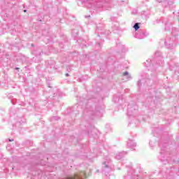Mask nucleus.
Segmentation results:
<instances>
[{
	"label": "nucleus",
	"mask_w": 179,
	"mask_h": 179,
	"mask_svg": "<svg viewBox=\"0 0 179 179\" xmlns=\"http://www.w3.org/2000/svg\"><path fill=\"white\" fill-rule=\"evenodd\" d=\"M164 61L162 57V52L160 51H157L155 53V59H148L144 63V66L149 68L148 71L151 72H155L159 66H163Z\"/></svg>",
	"instance_id": "obj_1"
},
{
	"label": "nucleus",
	"mask_w": 179,
	"mask_h": 179,
	"mask_svg": "<svg viewBox=\"0 0 179 179\" xmlns=\"http://www.w3.org/2000/svg\"><path fill=\"white\" fill-rule=\"evenodd\" d=\"M114 170V164H113V160L109 156H106L103 158L102 162V173L105 176H108L111 171Z\"/></svg>",
	"instance_id": "obj_2"
},
{
	"label": "nucleus",
	"mask_w": 179,
	"mask_h": 179,
	"mask_svg": "<svg viewBox=\"0 0 179 179\" xmlns=\"http://www.w3.org/2000/svg\"><path fill=\"white\" fill-rule=\"evenodd\" d=\"M159 146L161 148V152L159 158L160 160H162V162H163V160H166V162H169V158H167L169 157H167L169 155V151L166 150V149H167V143H164L162 144V145L161 143H159Z\"/></svg>",
	"instance_id": "obj_3"
},
{
	"label": "nucleus",
	"mask_w": 179,
	"mask_h": 179,
	"mask_svg": "<svg viewBox=\"0 0 179 179\" xmlns=\"http://www.w3.org/2000/svg\"><path fill=\"white\" fill-rule=\"evenodd\" d=\"M138 113V106L135 104H129L127 107V115L131 118V117H136Z\"/></svg>",
	"instance_id": "obj_4"
},
{
	"label": "nucleus",
	"mask_w": 179,
	"mask_h": 179,
	"mask_svg": "<svg viewBox=\"0 0 179 179\" xmlns=\"http://www.w3.org/2000/svg\"><path fill=\"white\" fill-rule=\"evenodd\" d=\"M85 111H87L88 115H94L95 117H99L103 115V113L104 112V107H103L102 108H96L95 109V111L90 110H85Z\"/></svg>",
	"instance_id": "obj_5"
},
{
	"label": "nucleus",
	"mask_w": 179,
	"mask_h": 179,
	"mask_svg": "<svg viewBox=\"0 0 179 179\" xmlns=\"http://www.w3.org/2000/svg\"><path fill=\"white\" fill-rule=\"evenodd\" d=\"M123 179H138V176L135 174L134 169L129 168L127 173L124 176Z\"/></svg>",
	"instance_id": "obj_6"
},
{
	"label": "nucleus",
	"mask_w": 179,
	"mask_h": 179,
	"mask_svg": "<svg viewBox=\"0 0 179 179\" xmlns=\"http://www.w3.org/2000/svg\"><path fill=\"white\" fill-rule=\"evenodd\" d=\"M148 36H149V33L146 31H139L138 33H136L135 34L136 38H138L139 40H142L148 37Z\"/></svg>",
	"instance_id": "obj_7"
},
{
	"label": "nucleus",
	"mask_w": 179,
	"mask_h": 179,
	"mask_svg": "<svg viewBox=\"0 0 179 179\" xmlns=\"http://www.w3.org/2000/svg\"><path fill=\"white\" fill-rule=\"evenodd\" d=\"M150 82H151V80L149 78H147L146 80L143 78L138 81L137 85H138V87H141L142 86V84L143 85V86H146V85H147V86H149Z\"/></svg>",
	"instance_id": "obj_8"
},
{
	"label": "nucleus",
	"mask_w": 179,
	"mask_h": 179,
	"mask_svg": "<svg viewBox=\"0 0 179 179\" xmlns=\"http://www.w3.org/2000/svg\"><path fill=\"white\" fill-rule=\"evenodd\" d=\"M127 148L129 149H131V150H135V148H136V143L134 140L129 139L127 141Z\"/></svg>",
	"instance_id": "obj_9"
},
{
	"label": "nucleus",
	"mask_w": 179,
	"mask_h": 179,
	"mask_svg": "<svg viewBox=\"0 0 179 179\" xmlns=\"http://www.w3.org/2000/svg\"><path fill=\"white\" fill-rule=\"evenodd\" d=\"M125 155H127V152L125 151L117 152L115 154V159H116L117 160H121V159H122L124 156H125Z\"/></svg>",
	"instance_id": "obj_10"
},
{
	"label": "nucleus",
	"mask_w": 179,
	"mask_h": 179,
	"mask_svg": "<svg viewBox=\"0 0 179 179\" xmlns=\"http://www.w3.org/2000/svg\"><path fill=\"white\" fill-rule=\"evenodd\" d=\"M123 76H124V78H126L127 80H131V79H132V76H131V75H129V73H128V71H125L123 73Z\"/></svg>",
	"instance_id": "obj_11"
},
{
	"label": "nucleus",
	"mask_w": 179,
	"mask_h": 179,
	"mask_svg": "<svg viewBox=\"0 0 179 179\" xmlns=\"http://www.w3.org/2000/svg\"><path fill=\"white\" fill-rule=\"evenodd\" d=\"M165 30H166L167 31L171 30V24L170 22H166L165 24Z\"/></svg>",
	"instance_id": "obj_12"
},
{
	"label": "nucleus",
	"mask_w": 179,
	"mask_h": 179,
	"mask_svg": "<svg viewBox=\"0 0 179 179\" xmlns=\"http://www.w3.org/2000/svg\"><path fill=\"white\" fill-rule=\"evenodd\" d=\"M24 118L20 117L16 123V125H22V124H24Z\"/></svg>",
	"instance_id": "obj_13"
},
{
	"label": "nucleus",
	"mask_w": 179,
	"mask_h": 179,
	"mask_svg": "<svg viewBox=\"0 0 179 179\" xmlns=\"http://www.w3.org/2000/svg\"><path fill=\"white\" fill-rule=\"evenodd\" d=\"M157 145V142L155 139H152L150 141V146L151 148H154V146H156Z\"/></svg>",
	"instance_id": "obj_14"
},
{
	"label": "nucleus",
	"mask_w": 179,
	"mask_h": 179,
	"mask_svg": "<svg viewBox=\"0 0 179 179\" xmlns=\"http://www.w3.org/2000/svg\"><path fill=\"white\" fill-rule=\"evenodd\" d=\"M133 27L136 31H138V30H139L141 27L139 26V23L136 22L134 24Z\"/></svg>",
	"instance_id": "obj_15"
},
{
	"label": "nucleus",
	"mask_w": 179,
	"mask_h": 179,
	"mask_svg": "<svg viewBox=\"0 0 179 179\" xmlns=\"http://www.w3.org/2000/svg\"><path fill=\"white\" fill-rule=\"evenodd\" d=\"M164 3H167L169 7L170 8V6H171V5H173V3H174V1H167V0H164Z\"/></svg>",
	"instance_id": "obj_16"
},
{
	"label": "nucleus",
	"mask_w": 179,
	"mask_h": 179,
	"mask_svg": "<svg viewBox=\"0 0 179 179\" xmlns=\"http://www.w3.org/2000/svg\"><path fill=\"white\" fill-rule=\"evenodd\" d=\"M164 44H165V45H166V47L167 48H171V47H172V45H171V43H167V41H164Z\"/></svg>",
	"instance_id": "obj_17"
},
{
	"label": "nucleus",
	"mask_w": 179,
	"mask_h": 179,
	"mask_svg": "<svg viewBox=\"0 0 179 179\" xmlns=\"http://www.w3.org/2000/svg\"><path fill=\"white\" fill-rule=\"evenodd\" d=\"M162 5L164 6V8H169V4L164 3V0L162 1Z\"/></svg>",
	"instance_id": "obj_18"
},
{
	"label": "nucleus",
	"mask_w": 179,
	"mask_h": 179,
	"mask_svg": "<svg viewBox=\"0 0 179 179\" xmlns=\"http://www.w3.org/2000/svg\"><path fill=\"white\" fill-rule=\"evenodd\" d=\"M52 120H55L56 121H58V120H59V117H58V116H54V117H52Z\"/></svg>",
	"instance_id": "obj_19"
},
{
	"label": "nucleus",
	"mask_w": 179,
	"mask_h": 179,
	"mask_svg": "<svg viewBox=\"0 0 179 179\" xmlns=\"http://www.w3.org/2000/svg\"><path fill=\"white\" fill-rule=\"evenodd\" d=\"M177 31V29L176 28H172V34H174V31Z\"/></svg>",
	"instance_id": "obj_20"
},
{
	"label": "nucleus",
	"mask_w": 179,
	"mask_h": 179,
	"mask_svg": "<svg viewBox=\"0 0 179 179\" xmlns=\"http://www.w3.org/2000/svg\"><path fill=\"white\" fill-rule=\"evenodd\" d=\"M163 0H156L157 2H158L159 3H161V2H162Z\"/></svg>",
	"instance_id": "obj_21"
},
{
	"label": "nucleus",
	"mask_w": 179,
	"mask_h": 179,
	"mask_svg": "<svg viewBox=\"0 0 179 179\" xmlns=\"http://www.w3.org/2000/svg\"><path fill=\"white\" fill-rule=\"evenodd\" d=\"M9 142H13V139H8Z\"/></svg>",
	"instance_id": "obj_22"
},
{
	"label": "nucleus",
	"mask_w": 179,
	"mask_h": 179,
	"mask_svg": "<svg viewBox=\"0 0 179 179\" xmlns=\"http://www.w3.org/2000/svg\"><path fill=\"white\" fill-rule=\"evenodd\" d=\"M11 170H15V166H11Z\"/></svg>",
	"instance_id": "obj_23"
},
{
	"label": "nucleus",
	"mask_w": 179,
	"mask_h": 179,
	"mask_svg": "<svg viewBox=\"0 0 179 179\" xmlns=\"http://www.w3.org/2000/svg\"><path fill=\"white\" fill-rule=\"evenodd\" d=\"M1 177H6V173H3V176H2Z\"/></svg>",
	"instance_id": "obj_24"
},
{
	"label": "nucleus",
	"mask_w": 179,
	"mask_h": 179,
	"mask_svg": "<svg viewBox=\"0 0 179 179\" xmlns=\"http://www.w3.org/2000/svg\"><path fill=\"white\" fill-rule=\"evenodd\" d=\"M173 163H178V161H173Z\"/></svg>",
	"instance_id": "obj_25"
},
{
	"label": "nucleus",
	"mask_w": 179,
	"mask_h": 179,
	"mask_svg": "<svg viewBox=\"0 0 179 179\" xmlns=\"http://www.w3.org/2000/svg\"><path fill=\"white\" fill-rule=\"evenodd\" d=\"M66 76H69V73H66Z\"/></svg>",
	"instance_id": "obj_26"
},
{
	"label": "nucleus",
	"mask_w": 179,
	"mask_h": 179,
	"mask_svg": "<svg viewBox=\"0 0 179 179\" xmlns=\"http://www.w3.org/2000/svg\"><path fill=\"white\" fill-rule=\"evenodd\" d=\"M113 100H114L115 101H117V99H115V98H113Z\"/></svg>",
	"instance_id": "obj_27"
},
{
	"label": "nucleus",
	"mask_w": 179,
	"mask_h": 179,
	"mask_svg": "<svg viewBox=\"0 0 179 179\" xmlns=\"http://www.w3.org/2000/svg\"><path fill=\"white\" fill-rule=\"evenodd\" d=\"M24 12H27V10H24Z\"/></svg>",
	"instance_id": "obj_28"
},
{
	"label": "nucleus",
	"mask_w": 179,
	"mask_h": 179,
	"mask_svg": "<svg viewBox=\"0 0 179 179\" xmlns=\"http://www.w3.org/2000/svg\"><path fill=\"white\" fill-rule=\"evenodd\" d=\"M149 99H150V97H148V100H149Z\"/></svg>",
	"instance_id": "obj_29"
},
{
	"label": "nucleus",
	"mask_w": 179,
	"mask_h": 179,
	"mask_svg": "<svg viewBox=\"0 0 179 179\" xmlns=\"http://www.w3.org/2000/svg\"><path fill=\"white\" fill-rule=\"evenodd\" d=\"M150 75L152 76V75H153V73H151Z\"/></svg>",
	"instance_id": "obj_30"
},
{
	"label": "nucleus",
	"mask_w": 179,
	"mask_h": 179,
	"mask_svg": "<svg viewBox=\"0 0 179 179\" xmlns=\"http://www.w3.org/2000/svg\"><path fill=\"white\" fill-rule=\"evenodd\" d=\"M5 173H6V170H4Z\"/></svg>",
	"instance_id": "obj_31"
},
{
	"label": "nucleus",
	"mask_w": 179,
	"mask_h": 179,
	"mask_svg": "<svg viewBox=\"0 0 179 179\" xmlns=\"http://www.w3.org/2000/svg\"><path fill=\"white\" fill-rule=\"evenodd\" d=\"M98 45H100V43H98Z\"/></svg>",
	"instance_id": "obj_32"
},
{
	"label": "nucleus",
	"mask_w": 179,
	"mask_h": 179,
	"mask_svg": "<svg viewBox=\"0 0 179 179\" xmlns=\"http://www.w3.org/2000/svg\"><path fill=\"white\" fill-rule=\"evenodd\" d=\"M16 69H19V68H16Z\"/></svg>",
	"instance_id": "obj_33"
},
{
	"label": "nucleus",
	"mask_w": 179,
	"mask_h": 179,
	"mask_svg": "<svg viewBox=\"0 0 179 179\" xmlns=\"http://www.w3.org/2000/svg\"><path fill=\"white\" fill-rule=\"evenodd\" d=\"M145 1H149V0H145Z\"/></svg>",
	"instance_id": "obj_34"
}]
</instances>
